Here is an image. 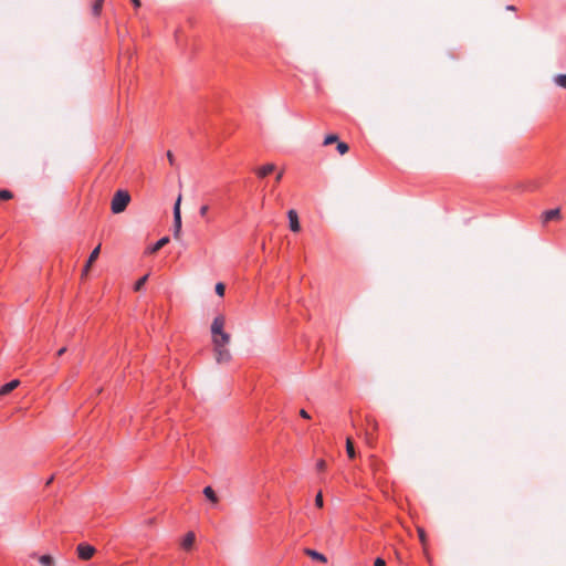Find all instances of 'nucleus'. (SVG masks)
I'll return each instance as SVG.
<instances>
[{"instance_id":"obj_30","label":"nucleus","mask_w":566,"mask_h":566,"mask_svg":"<svg viewBox=\"0 0 566 566\" xmlns=\"http://www.w3.org/2000/svg\"><path fill=\"white\" fill-rule=\"evenodd\" d=\"M300 416H301L302 418H304V419H310V418H311V417H310V415H308V412H307L305 409H301V410H300Z\"/></svg>"},{"instance_id":"obj_19","label":"nucleus","mask_w":566,"mask_h":566,"mask_svg":"<svg viewBox=\"0 0 566 566\" xmlns=\"http://www.w3.org/2000/svg\"><path fill=\"white\" fill-rule=\"evenodd\" d=\"M346 452L350 459L355 458L354 444L349 438H347V440H346Z\"/></svg>"},{"instance_id":"obj_27","label":"nucleus","mask_w":566,"mask_h":566,"mask_svg":"<svg viewBox=\"0 0 566 566\" xmlns=\"http://www.w3.org/2000/svg\"><path fill=\"white\" fill-rule=\"evenodd\" d=\"M325 468H326L325 461L324 460H318L317 463H316V469L318 471H323V470H325Z\"/></svg>"},{"instance_id":"obj_36","label":"nucleus","mask_w":566,"mask_h":566,"mask_svg":"<svg viewBox=\"0 0 566 566\" xmlns=\"http://www.w3.org/2000/svg\"><path fill=\"white\" fill-rule=\"evenodd\" d=\"M52 481H53V476H51V478L48 480L46 484H50Z\"/></svg>"},{"instance_id":"obj_8","label":"nucleus","mask_w":566,"mask_h":566,"mask_svg":"<svg viewBox=\"0 0 566 566\" xmlns=\"http://www.w3.org/2000/svg\"><path fill=\"white\" fill-rule=\"evenodd\" d=\"M101 252V245H97L90 254L88 260L84 266V273H87L93 262L98 258Z\"/></svg>"},{"instance_id":"obj_34","label":"nucleus","mask_w":566,"mask_h":566,"mask_svg":"<svg viewBox=\"0 0 566 566\" xmlns=\"http://www.w3.org/2000/svg\"><path fill=\"white\" fill-rule=\"evenodd\" d=\"M65 350H66V348H65V347L61 348V349L57 352V356L63 355V354L65 353Z\"/></svg>"},{"instance_id":"obj_20","label":"nucleus","mask_w":566,"mask_h":566,"mask_svg":"<svg viewBox=\"0 0 566 566\" xmlns=\"http://www.w3.org/2000/svg\"><path fill=\"white\" fill-rule=\"evenodd\" d=\"M148 276H149V275H148V274H146V275L142 276V277H140V279L135 283V285H134V290H135L136 292H138V291H140V290L143 289V286L145 285V283H146V282H147V280H148Z\"/></svg>"},{"instance_id":"obj_13","label":"nucleus","mask_w":566,"mask_h":566,"mask_svg":"<svg viewBox=\"0 0 566 566\" xmlns=\"http://www.w3.org/2000/svg\"><path fill=\"white\" fill-rule=\"evenodd\" d=\"M168 242H169V238L168 237H164V238L159 239L154 245H151L149 248V252L150 253H156L163 247H165Z\"/></svg>"},{"instance_id":"obj_33","label":"nucleus","mask_w":566,"mask_h":566,"mask_svg":"<svg viewBox=\"0 0 566 566\" xmlns=\"http://www.w3.org/2000/svg\"><path fill=\"white\" fill-rule=\"evenodd\" d=\"M282 177H283V172L281 171L276 175V178H275L276 182L281 181Z\"/></svg>"},{"instance_id":"obj_32","label":"nucleus","mask_w":566,"mask_h":566,"mask_svg":"<svg viewBox=\"0 0 566 566\" xmlns=\"http://www.w3.org/2000/svg\"><path fill=\"white\" fill-rule=\"evenodd\" d=\"M133 4L135 8H139L140 7V0H132Z\"/></svg>"},{"instance_id":"obj_3","label":"nucleus","mask_w":566,"mask_h":566,"mask_svg":"<svg viewBox=\"0 0 566 566\" xmlns=\"http://www.w3.org/2000/svg\"><path fill=\"white\" fill-rule=\"evenodd\" d=\"M95 552V547L87 543H81L76 547L77 556L83 560L91 559L94 556Z\"/></svg>"},{"instance_id":"obj_4","label":"nucleus","mask_w":566,"mask_h":566,"mask_svg":"<svg viewBox=\"0 0 566 566\" xmlns=\"http://www.w3.org/2000/svg\"><path fill=\"white\" fill-rule=\"evenodd\" d=\"M214 346L216 359L219 364L227 363L231 359V354L227 346L218 345V342H212Z\"/></svg>"},{"instance_id":"obj_25","label":"nucleus","mask_w":566,"mask_h":566,"mask_svg":"<svg viewBox=\"0 0 566 566\" xmlns=\"http://www.w3.org/2000/svg\"><path fill=\"white\" fill-rule=\"evenodd\" d=\"M208 211H209V206H207V205L201 206L200 209H199L200 217L206 218L207 221H209V219H208Z\"/></svg>"},{"instance_id":"obj_1","label":"nucleus","mask_w":566,"mask_h":566,"mask_svg":"<svg viewBox=\"0 0 566 566\" xmlns=\"http://www.w3.org/2000/svg\"><path fill=\"white\" fill-rule=\"evenodd\" d=\"M130 201V196L126 190H117L112 199L111 209L112 212L118 214L127 208Z\"/></svg>"},{"instance_id":"obj_7","label":"nucleus","mask_w":566,"mask_h":566,"mask_svg":"<svg viewBox=\"0 0 566 566\" xmlns=\"http://www.w3.org/2000/svg\"><path fill=\"white\" fill-rule=\"evenodd\" d=\"M275 170L274 164H266L256 169V175L260 178H264Z\"/></svg>"},{"instance_id":"obj_24","label":"nucleus","mask_w":566,"mask_h":566,"mask_svg":"<svg viewBox=\"0 0 566 566\" xmlns=\"http://www.w3.org/2000/svg\"><path fill=\"white\" fill-rule=\"evenodd\" d=\"M315 505L318 507V509H322L323 505H324V500H323V494L322 492H318L315 496Z\"/></svg>"},{"instance_id":"obj_31","label":"nucleus","mask_w":566,"mask_h":566,"mask_svg":"<svg viewBox=\"0 0 566 566\" xmlns=\"http://www.w3.org/2000/svg\"><path fill=\"white\" fill-rule=\"evenodd\" d=\"M418 532H419L420 541H421L422 543H424V538H426L424 531H423V530H421V528H419V530H418Z\"/></svg>"},{"instance_id":"obj_35","label":"nucleus","mask_w":566,"mask_h":566,"mask_svg":"<svg viewBox=\"0 0 566 566\" xmlns=\"http://www.w3.org/2000/svg\"><path fill=\"white\" fill-rule=\"evenodd\" d=\"M507 10H515V7L514 6H507L506 8Z\"/></svg>"},{"instance_id":"obj_2","label":"nucleus","mask_w":566,"mask_h":566,"mask_svg":"<svg viewBox=\"0 0 566 566\" xmlns=\"http://www.w3.org/2000/svg\"><path fill=\"white\" fill-rule=\"evenodd\" d=\"M181 196H179L174 206V237L179 238L181 233V212H180Z\"/></svg>"},{"instance_id":"obj_26","label":"nucleus","mask_w":566,"mask_h":566,"mask_svg":"<svg viewBox=\"0 0 566 566\" xmlns=\"http://www.w3.org/2000/svg\"><path fill=\"white\" fill-rule=\"evenodd\" d=\"M224 291H226L224 284L223 283H217V285H216V293L219 296H223L224 295Z\"/></svg>"},{"instance_id":"obj_11","label":"nucleus","mask_w":566,"mask_h":566,"mask_svg":"<svg viewBox=\"0 0 566 566\" xmlns=\"http://www.w3.org/2000/svg\"><path fill=\"white\" fill-rule=\"evenodd\" d=\"M305 554L307 556H310L312 559H315V560H318V562H322V563H326L327 562V558L324 554L317 552V551H314V549H311V548H306L305 549Z\"/></svg>"},{"instance_id":"obj_10","label":"nucleus","mask_w":566,"mask_h":566,"mask_svg":"<svg viewBox=\"0 0 566 566\" xmlns=\"http://www.w3.org/2000/svg\"><path fill=\"white\" fill-rule=\"evenodd\" d=\"M19 380L18 379H13L7 384H4L1 388H0V396H4L9 392H11L13 389H15L18 386H19Z\"/></svg>"},{"instance_id":"obj_14","label":"nucleus","mask_w":566,"mask_h":566,"mask_svg":"<svg viewBox=\"0 0 566 566\" xmlns=\"http://www.w3.org/2000/svg\"><path fill=\"white\" fill-rule=\"evenodd\" d=\"M203 494L208 500H210L213 503H216L218 501V497L211 486H206L203 489Z\"/></svg>"},{"instance_id":"obj_17","label":"nucleus","mask_w":566,"mask_h":566,"mask_svg":"<svg viewBox=\"0 0 566 566\" xmlns=\"http://www.w3.org/2000/svg\"><path fill=\"white\" fill-rule=\"evenodd\" d=\"M218 345L227 346L230 343V334L223 332L217 337Z\"/></svg>"},{"instance_id":"obj_18","label":"nucleus","mask_w":566,"mask_h":566,"mask_svg":"<svg viewBox=\"0 0 566 566\" xmlns=\"http://www.w3.org/2000/svg\"><path fill=\"white\" fill-rule=\"evenodd\" d=\"M554 82L559 87H563L566 90V74H558L554 77Z\"/></svg>"},{"instance_id":"obj_16","label":"nucleus","mask_w":566,"mask_h":566,"mask_svg":"<svg viewBox=\"0 0 566 566\" xmlns=\"http://www.w3.org/2000/svg\"><path fill=\"white\" fill-rule=\"evenodd\" d=\"M103 4H104V0H95L94 1L93 7H92L93 15H95V17L99 15Z\"/></svg>"},{"instance_id":"obj_5","label":"nucleus","mask_w":566,"mask_h":566,"mask_svg":"<svg viewBox=\"0 0 566 566\" xmlns=\"http://www.w3.org/2000/svg\"><path fill=\"white\" fill-rule=\"evenodd\" d=\"M226 319L222 315H219L214 317L212 324H211V334H212V342L217 340L218 335L223 333Z\"/></svg>"},{"instance_id":"obj_15","label":"nucleus","mask_w":566,"mask_h":566,"mask_svg":"<svg viewBox=\"0 0 566 566\" xmlns=\"http://www.w3.org/2000/svg\"><path fill=\"white\" fill-rule=\"evenodd\" d=\"M39 562L42 566H55L54 559L51 555L40 556Z\"/></svg>"},{"instance_id":"obj_9","label":"nucleus","mask_w":566,"mask_h":566,"mask_svg":"<svg viewBox=\"0 0 566 566\" xmlns=\"http://www.w3.org/2000/svg\"><path fill=\"white\" fill-rule=\"evenodd\" d=\"M196 536L193 532H188L181 542V547L186 551L190 549L195 543Z\"/></svg>"},{"instance_id":"obj_22","label":"nucleus","mask_w":566,"mask_h":566,"mask_svg":"<svg viewBox=\"0 0 566 566\" xmlns=\"http://www.w3.org/2000/svg\"><path fill=\"white\" fill-rule=\"evenodd\" d=\"M349 147L346 143L344 142H338L337 143V150L340 155H344L348 151Z\"/></svg>"},{"instance_id":"obj_12","label":"nucleus","mask_w":566,"mask_h":566,"mask_svg":"<svg viewBox=\"0 0 566 566\" xmlns=\"http://www.w3.org/2000/svg\"><path fill=\"white\" fill-rule=\"evenodd\" d=\"M560 214V210L558 208L547 210L543 213V221L548 222L551 220L557 219Z\"/></svg>"},{"instance_id":"obj_6","label":"nucleus","mask_w":566,"mask_h":566,"mask_svg":"<svg viewBox=\"0 0 566 566\" xmlns=\"http://www.w3.org/2000/svg\"><path fill=\"white\" fill-rule=\"evenodd\" d=\"M287 217H289V222H290V229L291 231L293 232H298L301 230V226H300V222H298V217H297V213L295 210H290L287 212Z\"/></svg>"},{"instance_id":"obj_28","label":"nucleus","mask_w":566,"mask_h":566,"mask_svg":"<svg viewBox=\"0 0 566 566\" xmlns=\"http://www.w3.org/2000/svg\"><path fill=\"white\" fill-rule=\"evenodd\" d=\"M374 566H386V560L381 557L375 559Z\"/></svg>"},{"instance_id":"obj_23","label":"nucleus","mask_w":566,"mask_h":566,"mask_svg":"<svg viewBox=\"0 0 566 566\" xmlns=\"http://www.w3.org/2000/svg\"><path fill=\"white\" fill-rule=\"evenodd\" d=\"M12 198V192L7 190V189H2L0 190V199L1 200H9Z\"/></svg>"},{"instance_id":"obj_21","label":"nucleus","mask_w":566,"mask_h":566,"mask_svg":"<svg viewBox=\"0 0 566 566\" xmlns=\"http://www.w3.org/2000/svg\"><path fill=\"white\" fill-rule=\"evenodd\" d=\"M338 143V136L335 135V134H331V135H327L324 139V145L327 146V145H331L333 143Z\"/></svg>"},{"instance_id":"obj_29","label":"nucleus","mask_w":566,"mask_h":566,"mask_svg":"<svg viewBox=\"0 0 566 566\" xmlns=\"http://www.w3.org/2000/svg\"><path fill=\"white\" fill-rule=\"evenodd\" d=\"M167 158H168V160H169V164H170L171 166H174V165H175V157H174V155H172V153H171L170 150H169V151H167Z\"/></svg>"}]
</instances>
